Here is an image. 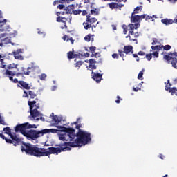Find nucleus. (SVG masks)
Instances as JSON below:
<instances>
[{
    "mask_svg": "<svg viewBox=\"0 0 177 177\" xmlns=\"http://www.w3.org/2000/svg\"><path fill=\"white\" fill-rule=\"evenodd\" d=\"M76 138H77L73 142H68L57 145V146L59 147H50L48 149L39 148L35 145L22 142L21 149V151H25L26 154H28L29 156L44 157L45 156H50V154H60L62 151L71 150V147H81V146H85V145H88V143L92 142L91 133L82 129H79L76 133Z\"/></svg>",
    "mask_w": 177,
    "mask_h": 177,
    "instance_id": "nucleus-1",
    "label": "nucleus"
},
{
    "mask_svg": "<svg viewBox=\"0 0 177 177\" xmlns=\"http://www.w3.org/2000/svg\"><path fill=\"white\" fill-rule=\"evenodd\" d=\"M37 128V125L30 124L29 122H25L24 124H17L15 127V131L17 133H21L26 138L28 139H32V140H35V139H38L39 138V131L37 130H32L31 129ZM27 129H30L27 131Z\"/></svg>",
    "mask_w": 177,
    "mask_h": 177,
    "instance_id": "nucleus-2",
    "label": "nucleus"
},
{
    "mask_svg": "<svg viewBox=\"0 0 177 177\" xmlns=\"http://www.w3.org/2000/svg\"><path fill=\"white\" fill-rule=\"evenodd\" d=\"M37 101H38V98H35V101H28V104L30 109V116L32 118H37V117H39L42 115L39 111L37 109H39V104H37Z\"/></svg>",
    "mask_w": 177,
    "mask_h": 177,
    "instance_id": "nucleus-3",
    "label": "nucleus"
},
{
    "mask_svg": "<svg viewBox=\"0 0 177 177\" xmlns=\"http://www.w3.org/2000/svg\"><path fill=\"white\" fill-rule=\"evenodd\" d=\"M135 14H131V23H138V21H140V20H143L145 19L146 21H154V19H157L156 15L149 16L146 14L142 15H134Z\"/></svg>",
    "mask_w": 177,
    "mask_h": 177,
    "instance_id": "nucleus-4",
    "label": "nucleus"
},
{
    "mask_svg": "<svg viewBox=\"0 0 177 177\" xmlns=\"http://www.w3.org/2000/svg\"><path fill=\"white\" fill-rule=\"evenodd\" d=\"M163 59L167 63H171L174 68H177V52H170L163 55Z\"/></svg>",
    "mask_w": 177,
    "mask_h": 177,
    "instance_id": "nucleus-5",
    "label": "nucleus"
},
{
    "mask_svg": "<svg viewBox=\"0 0 177 177\" xmlns=\"http://www.w3.org/2000/svg\"><path fill=\"white\" fill-rule=\"evenodd\" d=\"M15 69L17 70V64L15 63L8 64L7 66V69L4 73V75H16V77L21 75V73H17V71H12Z\"/></svg>",
    "mask_w": 177,
    "mask_h": 177,
    "instance_id": "nucleus-6",
    "label": "nucleus"
},
{
    "mask_svg": "<svg viewBox=\"0 0 177 177\" xmlns=\"http://www.w3.org/2000/svg\"><path fill=\"white\" fill-rule=\"evenodd\" d=\"M118 53L120 56V57L122 58V60H125L124 57H125V55L124 53L126 55H129V53H133V46H124V51L122 50H118Z\"/></svg>",
    "mask_w": 177,
    "mask_h": 177,
    "instance_id": "nucleus-7",
    "label": "nucleus"
},
{
    "mask_svg": "<svg viewBox=\"0 0 177 177\" xmlns=\"http://www.w3.org/2000/svg\"><path fill=\"white\" fill-rule=\"evenodd\" d=\"M65 131L71 142H73V140L77 138V134H75V129H74V128H66Z\"/></svg>",
    "mask_w": 177,
    "mask_h": 177,
    "instance_id": "nucleus-8",
    "label": "nucleus"
},
{
    "mask_svg": "<svg viewBox=\"0 0 177 177\" xmlns=\"http://www.w3.org/2000/svg\"><path fill=\"white\" fill-rule=\"evenodd\" d=\"M10 44V38L6 37V34H0V48H3L5 45Z\"/></svg>",
    "mask_w": 177,
    "mask_h": 177,
    "instance_id": "nucleus-9",
    "label": "nucleus"
},
{
    "mask_svg": "<svg viewBox=\"0 0 177 177\" xmlns=\"http://www.w3.org/2000/svg\"><path fill=\"white\" fill-rule=\"evenodd\" d=\"M24 97H27L29 99V100H31V99H35L37 97V93L34 90H29L28 92L24 91Z\"/></svg>",
    "mask_w": 177,
    "mask_h": 177,
    "instance_id": "nucleus-10",
    "label": "nucleus"
},
{
    "mask_svg": "<svg viewBox=\"0 0 177 177\" xmlns=\"http://www.w3.org/2000/svg\"><path fill=\"white\" fill-rule=\"evenodd\" d=\"M17 86L19 88H21V89H26V90H29L31 88L28 83H27L23 80H20L18 82Z\"/></svg>",
    "mask_w": 177,
    "mask_h": 177,
    "instance_id": "nucleus-11",
    "label": "nucleus"
},
{
    "mask_svg": "<svg viewBox=\"0 0 177 177\" xmlns=\"http://www.w3.org/2000/svg\"><path fill=\"white\" fill-rule=\"evenodd\" d=\"M57 17V21L58 23H66V21H68L70 20V18H66L64 17H60V15H63V12H57L56 13Z\"/></svg>",
    "mask_w": 177,
    "mask_h": 177,
    "instance_id": "nucleus-12",
    "label": "nucleus"
},
{
    "mask_svg": "<svg viewBox=\"0 0 177 177\" xmlns=\"http://www.w3.org/2000/svg\"><path fill=\"white\" fill-rule=\"evenodd\" d=\"M0 31L10 32L12 31V27L9 26L8 23H3L0 24Z\"/></svg>",
    "mask_w": 177,
    "mask_h": 177,
    "instance_id": "nucleus-13",
    "label": "nucleus"
},
{
    "mask_svg": "<svg viewBox=\"0 0 177 177\" xmlns=\"http://www.w3.org/2000/svg\"><path fill=\"white\" fill-rule=\"evenodd\" d=\"M92 74V78L93 80H94V81H96V82H97V84H99V82H100V81H102V80H103L102 77L103 75L98 73H94L93 71L91 72Z\"/></svg>",
    "mask_w": 177,
    "mask_h": 177,
    "instance_id": "nucleus-14",
    "label": "nucleus"
},
{
    "mask_svg": "<svg viewBox=\"0 0 177 177\" xmlns=\"http://www.w3.org/2000/svg\"><path fill=\"white\" fill-rule=\"evenodd\" d=\"M74 9H75V6H74V4L69 5L67 7H65V10L62 12V15H64V13H66V15H73Z\"/></svg>",
    "mask_w": 177,
    "mask_h": 177,
    "instance_id": "nucleus-15",
    "label": "nucleus"
},
{
    "mask_svg": "<svg viewBox=\"0 0 177 177\" xmlns=\"http://www.w3.org/2000/svg\"><path fill=\"white\" fill-rule=\"evenodd\" d=\"M37 70L36 66H31V67H28L27 69L22 68V71L24 74V75H30V73H34Z\"/></svg>",
    "mask_w": 177,
    "mask_h": 177,
    "instance_id": "nucleus-16",
    "label": "nucleus"
},
{
    "mask_svg": "<svg viewBox=\"0 0 177 177\" xmlns=\"http://www.w3.org/2000/svg\"><path fill=\"white\" fill-rule=\"evenodd\" d=\"M0 62H1V68H6V64H8V58L5 57V56H1L0 55Z\"/></svg>",
    "mask_w": 177,
    "mask_h": 177,
    "instance_id": "nucleus-17",
    "label": "nucleus"
},
{
    "mask_svg": "<svg viewBox=\"0 0 177 177\" xmlns=\"http://www.w3.org/2000/svg\"><path fill=\"white\" fill-rule=\"evenodd\" d=\"M10 138L14 143V146H17V145H19L20 142H21V140L15 134H10Z\"/></svg>",
    "mask_w": 177,
    "mask_h": 177,
    "instance_id": "nucleus-18",
    "label": "nucleus"
},
{
    "mask_svg": "<svg viewBox=\"0 0 177 177\" xmlns=\"http://www.w3.org/2000/svg\"><path fill=\"white\" fill-rule=\"evenodd\" d=\"M50 117H53L52 121L54 122L55 125H59V122H62V119L57 115H55L53 113L50 114Z\"/></svg>",
    "mask_w": 177,
    "mask_h": 177,
    "instance_id": "nucleus-19",
    "label": "nucleus"
},
{
    "mask_svg": "<svg viewBox=\"0 0 177 177\" xmlns=\"http://www.w3.org/2000/svg\"><path fill=\"white\" fill-rule=\"evenodd\" d=\"M140 26V24L139 23H136L135 25H133V24H129L128 25V27L129 28V30H136L139 28Z\"/></svg>",
    "mask_w": 177,
    "mask_h": 177,
    "instance_id": "nucleus-20",
    "label": "nucleus"
},
{
    "mask_svg": "<svg viewBox=\"0 0 177 177\" xmlns=\"http://www.w3.org/2000/svg\"><path fill=\"white\" fill-rule=\"evenodd\" d=\"M86 21L88 23H96V21H97V19L91 18V14H88L86 17Z\"/></svg>",
    "mask_w": 177,
    "mask_h": 177,
    "instance_id": "nucleus-21",
    "label": "nucleus"
},
{
    "mask_svg": "<svg viewBox=\"0 0 177 177\" xmlns=\"http://www.w3.org/2000/svg\"><path fill=\"white\" fill-rule=\"evenodd\" d=\"M3 131H4V133H6V135H9V136H10L12 133V129H10V127H5L3 129Z\"/></svg>",
    "mask_w": 177,
    "mask_h": 177,
    "instance_id": "nucleus-22",
    "label": "nucleus"
},
{
    "mask_svg": "<svg viewBox=\"0 0 177 177\" xmlns=\"http://www.w3.org/2000/svg\"><path fill=\"white\" fill-rule=\"evenodd\" d=\"M109 6L110 9H118V3H114V2L110 3L109 4Z\"/></svg>",
    "mask_w": 177,
    "mask_h": 177,
    "instance_id": "nucleus-23",
    "label": "nucleus"
},
{
    "mask_svg": "<svg viewBox=\"0 0 177 177\" xmlns=\"http://www.w3.org/2000/svg\"><path fill=\"white\" fill-rule=\"evenodd\" d=\"M151 49L152 50H158V52H160V50H162V45L155 46H152Z\"/></svg>",
    "mask_w": 177,
    "mask_h": 177,
    "instance_id": "nucleus-24",
    "label": "nucleus"
},
{
    "mask_svg": "<svg viewBox=\"0 0 177 177\" xmlns=\"http://www.w3.org/2000/svg\"><path fill=\"white\" fill-rule=\"evenodd\" d=\"M39 137L44 136L46 133H49V129H44L40 131H39Z\"/></svg>",
    "mask_w": 177,
    "mask_h": 177,
    "instance_id": "nucleus-25",
    "label": "nucleus"
},
{
    "mask_svg": "<svg viewBox=\"0 0 177 177\" xmlns=\"http://www.w3.org/2000/svg\"><path fill=\"white\" fill-rule=\"evenodd\" d=\"M99 12H100L99 8H94L91 10V15H94L95 16H97V15H99Z\"/></svg>",
    "mask_w": 177,
    "mask_h": 177,
    "instance_id": "nucleus-26",
    "label": "nucleus"
},
{
    "mask_svg": "<svg viewBox=\"0 0 177 177\" xmlns=\"http://www.w3.org/2000/svg\"><path fill=\"white\" fill-rule=\"evenodd\" d=\"M88 62H89V64H96L97 63H102V59H100L99 61H96V59H90Z\"/></svg>",
    "mask_w": 177,
    "mask_h": 177,
    "instance_id": "nucleus-27",
    "label": "nucleus"
},
{
    "mask_svg": "<svg viewBox=\"0 0 177 177\" xmlns=\"http://www.w3.org/2000/svg\"><path fill=\"white\" fill-rule=\"evenodd\" d=\"M142 6H137L136 8H134L133 12L131 13V15H136L139 13V10H142Z\"/></svg>",
    "mask_w": 177,
    "mask_h": 177,
    "instance_id": "nucleus-28",
    "label": "nucleus"
},
{
    "mask_svg": "<svg viewBox=\"0 0 177 177\" xmlns=\"http://www.w3.org/2000/svg\"><path fill=\"white\" fill-rule=\"evenodd\" d=\"M67 137H68L67 134H61L59 137V140H63V142H64L67 141Z\"/></svg>",
    "mask_w": 177,
    "mask_h": 177,
    "instance_id": "nucleus-29",
    "label": "nucleus"
},
{
    "mask_svg": "<svg viewBox=\"0 0 177 177\" xmlns=\"http://www.w3.org/2000/svg\"><path fill=\"white\" fill-rule=\"evenodd\" d=\"M67 0H55L53 1V5L55 6L56 5H59V3H64Z\"/></svg>",
    "mask_w": 177,
    "mask_h": 177,
    "instance_id": "nucleus-30",
    "label": "nucleus"
},
{
    "mask_svg": "<svg viewBox=\"0 0 177 177\" xmlns=\"http://www.w3.org/2000/svg\"><path fill=\"white\" fill-rule=\"evenodd\" d=\"M176 91H177L176 87H173V88L169 89V93L171 92V95L172 96H174V95H176L177 96Z\"/></svg>",
    "mask_w": 177,
    "mask_h": 177,
    "instance_id": "nucleus-31",
    "label": "nucleus"
},
{
    "mask_svg": "<svg viewBox=\"0 0 177 177\" xmlns=\"http://www.w3.org/2000/svg\"><path fill=\"white\" fill-rule=\"evenodd\" d=\"M101 1L102 2H109V1L112 2L113 1L114 2H118V3H120V2H127V0H101Z\"/></svg>",
    "mask_w": 177,
    "mask_h": 177,
    "instance_id": "nucleus-32",
    "label": "nucleus"
},
{
    "mask_svg": "<svg viewBox=\"0 0 177 177\" xmlns=\"http://www.w3.org/2000/svg\"><path fill=\"white\" fill-rule=\"evenodd\" d=\"M145 73V69H142L141 71L138 73V80H143V74Z\"/></svg>",
    "mask_w": 177,
    "mask_h": 177,
    "instance_id": "nucleus-33",
    "label": "nucleus"
},
{
    "mask_svg": "<svg viewBox=\"0 0 177 177\" xmlns=\"http://www.w3.org/2000/svg\"><path fill=\"white\" fill-rule=\"evenodd\" d=\"M68 59H74V53L73 51H69L67 53Z\"/></svg>",
    "mask_w": 177,
    "mask_h": 177,
    "instance_id": "nucleus-34",
    "label": "nucleus"
},
{
    "mask_svg": "<svg viewBox=\"0 0 177 177\" xmlns=\"http://www.w3.org/2000/svg\"><path fill=\"white\" fill-rule=\"evenodd\" d=\"M46 74L45 73H42L41 75H39V80H41V81H45V80H46Z\"/></svg>",
    "mask_w": 177,
    "mask_h": 177,
    "instance_id": "nucleus-35",
    "label": "nucleus"
},
{
    "mask_svg": "<svg viewBox=\"0 0 177 177\" xmlns=\"http://www.w3.org/2000/svg\"><path fill=\"white\" fill-rule=\"evenodd\" d=\"M172 48V46H171V45L167 44L165 46H162V49L163 50H170V49Z\"/></svg>",
    "mask_w": 177,
    "mask_h": 177,
    "instance_id": "nucleus-36",
    "label": "nucleus"
},
{
    "mask_svg": "<svg viewBox=\"0 0 177 177\" xmlns=\"http://www.w3.org/2000/svg\"><path fill=\"white\" fill-rule=\"evenodd\" d=\"M82 12V10H74L73 9L72 15H81Z\"/></svg>",
    "mask_w": 177,
    "mask_h": 177,
    "instance_id": "nucleus-37",
    "label": "nucleus"
},
{
    "mask_svg": "<svg viewBox=\"0 0 177 177\" xmlns=\"http://www.w3.org/2000/svg\"><path fill=\"white\" fill-rule=\"evenodd\" d=\"M161 23H174V20L168 19H163L161 20Z\"/></svg>",
    "mask_w": 177,
    "mask_h": 177,
    "instance_id": "nucleus-38",
    "label": "nucleus"
},
{
    "mask_svg": "<svg viewBox=\"0 0 177 177\" xmlns=\"http://www.w3.org/2000/svg\"><path fill=\"white\" fill-rule=\"evenodd\" d=\"M84 64V62L78 61L75 64V67H81Z\"/></svg>",
    "mask_w": 177,
    "mask_h": 177,
    "instance_id": "nucleus-39",
    "label": "nucleus"
},
{
    "mask_svg": "<svg viewBox=\"0 0 177 177\" xmlns=\"http://www.w3.org/2000/svg\"><path fill=\"white\" fill-rule=\"evenodd\" d=\"M122 28H123V33L127 34V32H128V26L125 24H123Z\"/></svg>",
    "mask_w": 177,
    "mask_h": 177,
    "instance_id": "nucleus-40",
    "label": "nucleus"
},
{
    "mask_svg": "<svg viewBox=\"0 0 177 177\" xmlns=\"http://www.w3.org/2000/svg\"><path fill=\"white\" fill-rule=\"evenodd\" d=\"M57 9L64 10H64L66 9V6L63 5V4H59L57 6Z\"/></svg>",
    "mask_w": 177,
    "mask_h": 177,
    "instance_id": "nucleus-41",
    "label": "nucleus"
},
{
    "mask_svg": "<svg viewBox=\"0 0 177 177\" xmlns=\"http://www.w3.org/2000/svg\"><path fill=\"white\" fill-rule=\"evenodd\" d=\"M49 133H56L57 132H59V130L55 129H48Z\"/></svg>",
    "mask_w": 177,
    "mask_h": 177,
    "instance_id": "nucleus-42",
    "label": "nucleus"
},
{
    "mask_svg": "<svg viewBox=\"0 0 177 177\" xmlns=\"http://www.w3.org/2000/svg\"><path fill=\"white\" fill-rule=\"evenodd\" d=\"M13 55H14L15 59H17L18 60H21V59H22V57H23L19 54H13Z\"/></svg>",
    "mask_w": 177,
    "mask_h": 177,
    "instance_id": "nucleus-43",
    "label": "nucleus"
},
{
    "mask_svg": "<svg viewBox=\"0 0 177 177\" xmlns=\"http://www.w3.org/2000/svg\"><path fill=\"white\" fill-rule=\"evenodd\" d=\"M84 41H86V42H90L91 41V35H87L86 36H85Z\"/></svg>",
    "mask_w": 177,
    "mask_h": 177,
    "instance_id": "nucleus-44",
    "label": "nucleus"
},
{
    "mask_svg": "<svg viewBox=\"0 0 177 177\" xmlns=\"http://www.w3.org/2000/svg\"><path fill=\"white\" fill-rule=\"evenodd\" d=\"M145 57L149 62H150L151 59H153V56L151 55V54H147Z\"/></svg>",
    "mask_w": 177,
    "mask_h": 177,
    "instance_id": "nucleus-45",
    "label": "nucleus"
},
{
    "mask_svg": "<svg viewBox=\"0 0 177 177\" xmlns=\"http://www.w3.org/2000/svg\"><path fill=\"white\" fill-rule=\"evenodd\" d=\"M20 53H23V50L18 49L16 51L13 52V54H15V55H20Z\"/></svg>",
    "mask_w": 177,
    "mask_h": 177,
    "instance_id": "nucleus-46",
    "label": "nucleus"
},
{
    "mask_svg": "<svg viewBox=\"0 0 177 177\" xmlns=\"http://www.w3.org/2000/svg\"><path fill=\"white\" fill-rule=\"evenodd\" d=\"M88 68H91V70H96L97 67L95 64H88Z\"/></svg>",
    "mask_w": 177,
    "mask_h": 177,
    "instance_id": "nucleus-47",
    "label": "nucleus"
},
{
    "mask_svg": "<svg viewBox=\"0 0 177 177\" xmlns=\"http://www.w3.org/2000/svg\"><path fill=\"white\" fill-rule=\"evenodd\" d=\"M69 41H71L72 45H74V39H73V37H68L66 42H68Z\"/></svg>",
    "mask_w": 177,
    "mask_h": 177,
    "instance_id": "nucleus-48",
    "label": "nucleus"
},
{
    "mask_svg": "<svg viewBox=\"0 0 177 177\" xmlns=\"http://www.w3.org/2000/svg\"><path fill=\"white\" fill-rule=\"evenodd\" d=\"M39 120L41 121H45V118L42 117V115H40L39 118H36V121H39Z\"/></svg>",
    "mask_w": 177,
    "mask_h": 177,
    "instance_id": "nucleus-49",
    "label": "nucleus"
},
{
    "mask_svg": "<svg viewBox=\"0 0 177 177\" xmlns=\"http://www.w3.org/2000/svg\"><path fill=\"white\" fill-rule=\"evenodd\" d=\"M5 140H6V143H9L10 145L13 144V140H10V139H9V138H6Z\"/></svg>",
    "mask_w": 177,
    "mask_h": 177,
    "instance_id": "nucleus-50",
    "label": "nucleus"
},
{
    "mask_svg": "<svg viewBox=\"0 0 177 177\" xmlns=\"http://www.w3.org/2000/svg\"><path fill=\"white\" fill-rule=\"evenodd\" d=\"M120 100H122V99H121V97H120V96L118 95L117 100H115V103H117V104H120Z\"/></svg>",
    "mask_w": 177,
    "mask_h": 177,
    "instance_id": "nucleus-51",
    "label": "nucleus"
},
{
    "mask_svg": "<svg viewBox=\"0 0 177 177\" xmlns=\"http://www.w3.org/2000/svg\"><path fill=\"white\" fill-rule=\"evenodd\" d=\"M89 49H90V51H91V53H93V52H95V50H96V47H95V46H91V47L89 48Z\"/></svg>",
    "mask_w": 177,
    "mask_h": 177,
    "instance_id": "nucleus-52",
    "label": "nucleus"
},
{
    "mask_svg": "<svg viewBox=\"0 0 177 177\" xmlns=\"http://www.w3.org/2000/svg\"><path fill=\"white\" fill-rule=\"evenodd\" d=\"M91 27H92V24H87V25L84 26L85 30H88V28H91Z\"/></svg>",
    "mask_w": 177,
    "mask_h": 177,
    "instance_id": "nucleus-53",
    "label": "nucleus"
},
{
    "mask_svg": "<svg viewBox=\"0 0 177 177\" xmlns=\"http://www.w3.org/2000/svg\"><path fill=\"white\" fill-rule=\"evenodd\" d=\"M138 56H145V55H146V53L143 51H139L138 53Z\"/></svg>",
    "mask_w": 177,
    "mask_h": 177,
    "instance_id": "nucleus-54",
    "label": "nucleus"
},
{
    "mask_svg": "<svg viewBox=\"0 0 177 177\" xmlns=\"http://www.w3.org/2000/svg\"><path fill=\"white\" fill-rule=\"evenodd\" d=\"M112 57H113V59H118V57H119L118 54H117V53H113V54L112 55Z\"/></svg>",
    "mask_w": 177,
    "mask_h": 177,
    "instance_id": "nucleus-55",
    "label": "nucleus"
},
{
    "mask_svg": "<svg viewBox=\"0 0 177 177\" xmlns=\"http://www.w3.org/2000/svg\"><path fill=\"white\" fill-rule=\"evenodd\" d=\"M133 56L136 59V62H139V56L137 54H133Z\"/></svg>",
    "mask_w": 177,
    "mask_h": 177,
    "instance_id": "nucleus-56",
    "label": "nucleus"
},
{
    "mask_svg": "<svg viewBox=\"0 0 177 177\" xmlns=\"http://www.w3.org/2000/svg\"><path fill=\"white\" fill-rule=\"evenodd\" d=\"M7 75V77L9 78L10 81H13V77H15V75Z\"/></svg>",
    "mask_w": 177,
    "mask_h": 177,
    "instance_id": "nucleus-57",
    "label": "nucleus"
},
{
    "mask_svg": "<svg viewBox=\"0 0 177 177\" xmlns=\"http://www.w3.org/2000/svg\"><path fill=\"white\" fill-rule=\"evenodd\" d=\"M70 38L68 36H67L66 35H64V37H62V39L64 41H67V39Z\"/></svg>",
    "mask_w": 177,
    "mask_h": 177,
    "instance_id": "nucleus-58",
    "label": "nucleus"
},
{
    "mask_svg": "<svg viewBox=\"0 0 177 177\" xmlns=\"http://www.w3.org/2000/svg\"><path fill=\"white\" fill-rule=\"evenodd\" d=\"M133 91H134V92H138V91H140V88H139V87H133Z\"/></svg>",
    "mask_w": 177,
    "mask_h": 177,
    "instance_id": "nucleus-59",
    "label": "nucleus"
},
{
    "mask_svg": "<svg viewBox=\"0 0 177 177\" xmlns=\"http://www.w3.org/2000/svg\"><path fill=\"white\" fill-rule=\"evenodd\" d=\"M153 56H155V57H158V52L156 51L153 54Z\"/></svg>",
    "mask_w": 177,
    "mask_h": 177,
    "instance_id": "nucleus-60",
    "label": "nucleus"
},
{
    "mask_svg": "<svg viewBox=\"0 0 177 177\" xmlns=\"http://www.w3.org/2000/svg\"><path fill=\"white\" fill-rule=\"evenodd\" d=\"M0 138H1V139H3L4 140H6V137H5V135L0 133Z\"/></svg>",
    "mask_w": 177,
    "mask_h": 177,
    "instance_id": "nucleus-61",
    "label": "nucleus"
},
{
    "mask_svg": "<svg viewBox=\"0 0 177 177\" xmlns=\"http://www.w3.org/2000/svg\"><path fill=\"white\" fill-rule=\"evenodd\" d=\"M171 89V87L168 84H166L165 86V91H169Z\"/></svg>",
    "mask_w": 177,
    "mask_h": 177,
    "instance_id": "nucleus-62",
    "label": "nucleus"
},
{
    "mask_svg": "<svg viewBox=\"0 0 177 177\" xmlns=\"http://www.w3.org/2000/svg\"><path fill=\"white\" fill-rule=\"evenodd\" d=\"M95 57H96V58L100 57V53H95Z\"/></svg>",
    "mask_w": 177,
    "mask_h": 177,
    "instance_id": "nucleus-63",
    "label": "nucleus"
},
{
    "mask_svg": "<svg viewBox=\"0 0 177 177\" xmlns=\"http://www.w3.org/2000/svg\"><path fill=\"white\" fill-rule=\"evenodd\" d=\"M157 44V40L156 39H153V42L151 43L152 45H156Z\"/></svg>",
    "mask_w": 177,
    "mask_h": 177,
    "instance_id": "nucleus-64",
    "label": "nucleus"
}]
</instances>
